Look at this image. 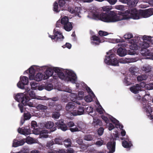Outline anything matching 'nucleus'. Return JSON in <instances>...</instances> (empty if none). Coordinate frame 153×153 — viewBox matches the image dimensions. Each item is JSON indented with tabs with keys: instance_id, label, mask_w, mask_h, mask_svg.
<instances>
[{
	"instance_id": "obj_1",
	"label": "nucleus",
	"mask_w": 153,
	"mask_h": 153,
	"mask_svg": "<svg viewBox=\"0 0 153 153\" xmlns=\"http://www.w3.org/2000/svg\"><path fill=\"white\" fill-rule=\"evenodd\" d=\"M153 14V9L146 10H138L135 9L128 10L125 12H119L117 14L114 11H110L108 13H102L99 14L95 10L90 11V19L100 20L106 22H115L130 18L138 19L147 18Z\"/></svg>"
},
{
	"instance_id": "obj_2",
	"label": "nucleus",
	"mask_w": 153,
	"mask_h": 153,
	"mask_svg": "<svg viewBox=\"0 0 153 153\" xmlns=\"http://www.w3.org/2000/svg\"><path fill=\"white\" fill-rule=\"evenodd\" d=\"M41 68L42 70L41 71V72L45 70L44 74L45 79H47L51 76L54 71L62 79L72 83H75L77 81L76 75L71 70L67 69L65 70L61 68L45 65L42 66Z\"/></svg>"
},
{
	"instance_id": "obj_3",
	"label": "nucleus",
	"mask_w": 153,
	"mask_h": 153,
	"mask_svg": "<svg viewBox=\"0 0 153 153\" xmlns=\"http://www.w3.org/2000/svg\"><path fill=\"white\" fill-rule=\"evenodd\" d=\"M107 55L105 57L104 62L108 65L114 66H119V62L116 58L114 50H111L107 52Z\"/></svg>"
},
{
	"instance_id": "obj_4",
	"label": "nucleus",
	"mask_w": 153,
	"mask_h": 153,
	"mask_svg": "<svg viewBox=\"0 0 153 153\" xmlns=\"http://www.w3.org/2000/svg\"><path fill=\"white\" fill-rule=\"evenodd\" d=\"M27 94H26L25 92L23 93H18L15 96V100L18 102H21L22 103H19L18 106L21 112H23L24 107L22 105L23 101H25L27 97Z\"/></svg>"
},
{
	"instance_id": "obj_5",
	"label": "nucleus",
	"mask_w": 153,
	"mask_h": 153,
	"mask_svg": "<svg viewBox=\"0 0 153 153\" xmlns=\"http://www.w3.org/2000/svg\"><path fill=\"white\" fill-rule=\"evenodd\" d=\"M26 91L28 93L30 97L32 99H36L39 100H48L50 99L53 101H56L58 100V98L57 97L54 98L53 99H49L48 98L45 96L42 97L36 96L35 93L34 92V91L30 90L29 88H27L26 89Z\"/></svg>"
},
{
	"instance_id": "obj_6",
	"label": "nucleus",
	"mask_w": 153,
	"mask_h": 153,
	"mask_svg": "<svg viewBox=\"0 0 153 153\" xmlns=\"http://www.w3.org/2000/svg\"><path fill=\"white\" fill-rule=\"evenodd\" d=\"M42 70L41 66H39L37 65H33L31 66L28 69V72L29 73V79L30 80L33 79V77L35 76V74L36 72H41Z\"/></svg>"
},
{
	"instance_id": "obj_7",
	"label": "nucleus",
	"mask_w": 153,
	"mask_h": 153,
	"mask_svg": "<svg viewBox=\"0 0 153 153\" xmlns=\"http://www.w3.org/2000/svg\"><path fill=\"white\" fill-rule=\"evenodd\" d=\"M54 36L49 35V36L53 41L57 42L61 40L64 38L62 33L59 31H56V29L53 31Z\"/></svg>"
},
{
	"instance_id": "obj_8",
	"label": "nucleus",
	"mask_w": 153,
	"mask_h": 153,
	"mask_svg": "<svg viewBox=\"0 0 153 153\" xmlns=\"http://www.w3.org/2000/svg\"><path fill=\"white\" fill-rule=\"evenodd\" d=\"M129 48L133 50H137L139 49L140 47L138 43V41L137 39V37L134 38L132 39L129 40Z\"/></svg>"
},
{
	"instance_id": "obj_9",
	"label": "nucleus",
	"mask_w": 153,
	"mask_h": 153,
	"mask_svg": "<svg viewBox=\"0 0 153 153\" xmlns=\"http://www.w3.org/2000/svg\"><path fill=\"white\" fill-rule=\"evenodd\" d=\"M143 111L146 112L147 116L152 120H153V116L151 115V113L152 112V109L151 106V104H143Z\"/></svg>"
},
{
	"instance_id": "obj_10",
	"label": "nucleus",
	"mask_w": 153,
	"mask_h": 153,
	"mask_svg": "<svg viewBox=\"0 0 153 153\" xmlns=\"http://www.w3.org/2000/svg\"><path fill=\"white\" fill-rule=\"evenodd\" d=\"M28 83V79L25 76H21L20 81L17 84V87L21 89H24V86L27 85Z\"/></svg>"
},
{
	"instance_id": "obj_11",
	"label": "nucleus",
	"mask_w": 153,
	"mask_h": 153,
	"mask_svg": "<svg viewBox=\"0 0 153 153\" xmlns=\"http://www.w3.org/2000/svg\"><path fill=\"white\" fill-rule=\"evenodd\" d=\"M33 133L36 135L39 134V138H46L48 137V131L45 130L40 131L39 130H34Z\"/></svg>"
},
{
	"instance_id": "obj_12",
	"label": "nucleus",
	"mask_w": 153,
	"mask_h": 153,
	"mask_svg": "<svg viewBox=\"0 0 153 153\" xmlns=\"http://www.w3.org/2000/svg\"><path fill=\"white\" fill-rule=\"evenodd\" d=\"M70 100L75 102L77 105L85 106L86 103L83 102H81L80 101H78L77 95V94L74 93H71L70 94Z\"/></svg>"
},
{
	"instance_id": "obj_13",
	"label": "nucleus",
	"mask_w": 153,
	"mask_h": 153,
	"mask_svg": "<svg viewBox=\"0 0 153 153\" xmlns=\"http://www.w3.org/2000/svg\"><path fill=\"white\" fill-rule=\"evenodd\" d=\"M86 89L89 94L85 97L84 100L87 102H90L92 101L93 98L95 97V95L89 87H86Z\"/></svg>"
},
{
	"instance_id": "obj_14",
	"label": "nucleus",
	"mask_w": 153,
	"mask_h": 153,
	"mask_svg": "<svg viewBox=\"0 0 153 153\" xmlns=\"http://www.w3.org/2000/svg\"><path fill=\"white\" fill-rule=\"evenodd\" d=\"M81 8L80 7H76L74 9L73 8L71 7H69L68 8V11L71 13H73L76 16H77L79 17H81V16L80 14H81L80 11Z\"/></svg>"
},
{
	"instance_id": "obj_15",
	"label": "nucleus",
	"mask_w": 153,
	"mask_h": 153,
	"mask_svg": "<svg viewBox=\"0 0 153 153\" xmlns=\"http://www.w3.org/2000/svg\"><path fill=\"white\" fill-rule=\"evenodd\" d=\"M55 124L59 128L63 131H65L68 129V127L63 120H58Z\"/></svg>"
},
{
	"instance_id": "obj_16",
	"label": "nucleus",
	"mask_w": 153,
	"mask_h": 153,
	"mask_svg": "<svg viewBox=\"0 0 153 153\" xmlns=\"http://www.w3.org/2000/svg\"><path fill=\"white\" fill-rule=\"evenodd\" d=\"M84 113V108L83 107L79 106L77 110H74L71 112V114L74 116L80 115L83 114Z\"/></svg>"
},
{
	"instance_id": "obj_17",
	"label": "nucleus",
	"mask_w": 153,
	"mask_h": 153,
	"mask_svg": "<svg viewBox=\"0 0 153 153\" xmlns=\"http://www.w3.org/2000/svg\"><path fill=\"white\" fill-rule=\"evenodd\" d=\"M115 142L113 140L111 139L107 144V147L109 150L108 153H112L115 151Z\"/></svg>"
},
{
	"instance_id": "obj_18",
	"label": "nucleus",
	"mask_w": 153,
	"mask_h": 153,
	"mask_svg": "<svg viewBox=\"0 0 153 153\" xmlns=\"http://www.w3.org/2000/svg\"><path fill=\"white\" fill-rule=\"evenodd\" d=\"M69 22V19L68 17L66 16H65L61 19V20H59L57 21L56 26V27H59L61 26L60 23L63 26L68 23H70Z\"/></svg>"
},
{
	"instance_id": "obj_19",
	"label": "nucleus",
	"mask_w": 153,
	"mask_h": 153,
	"mask_svg": "<svg viewBox=\"0 0 153 153\" xmlns=\"http://www.w3.org/2000/svg\"><path fill=\"white\" fill-rule=\"evenodd\" d=\"M121 139L122 140H124L122 142V145L123 146L124 148H128L132 146L131 142V141H129L128 138L125 139L121 137Z\"/></svg>"
},
{
	"instance_id": "obj_20",
	"label": "nucleus",
	"mask_w": 153,
	"mask_h": 153,
	"mask_svg": "<svg viewBox=\"0 0 153 153\" xmlns=\"http://www.w3.org/2000/svg\"><path fill=\"white\" fill-rule=\"evenodd\" d=\"M91 43L93 45H98L101 43L103 42L100 40L98 37L93 36L91 38Z\"/></svg>"
},
{
	"instance_id": "obj_21",
	"label": "nucleus",
	"mask_w": 153,
	"mask_h": 153,
	"mask_svg": "<svg viewBox=\"0 0 153 153\" xmlns=\"http://www.w3.org/2000/svg\"><path fill=\"white\" fill-rule=\"evenodd\" d=\"M137 60L136 58H126L121 59L120 60V62L123 64L133 62Z\"/></svg>"
},
{
	"instance_id": "obj_22",
	"label": "nucleus",
	"mask_w": 153,
	"mask_h": 153,
	"mask_svg": "<svg viewBox=\"0 0 153 153\" xmlns=\"http://www.w3.org/2000/svg\"><path fill=\"white\" fill-rule=\"evenodd\" d=\"M141 88L140 84H137L130 88V90L131 92L136 94L141 91Z\"/></svg>"
},
{
	"instance_id": "obj_23",
	"label": "nucleus",
	"mask_w": 153,
	"mask_h": 153,
	"mask_svg": "<svg viewBox=\"0 0 153 153\" xmlns=\"http://www.w3.org/2000/svg\"><path fill=\"white\" fill-rule=\"evenodd\" d=\"M41 72H39L36 75H35L33 77V80H35L37 81H39L42 79H45L44 75H43Z\"/></svg>"
},
{
	"instance_id": "obj_24",
	"label": "nucleus",
	"mask_w": 153,
	"mask_h": 153,
	"mask_svg": "<svg viewBox=\"0 0 153 153\" xmlns=\"http://www.w3.org/2000/svg\"><path fill=\"white\" fill-rule=\"evenodd\" d=\"M108 117L111 121L115 125L116 127L117 128L122 129L123 128V126L120 124L119 121L116 119L114 118L111 116H109Z\"/></svg>"
},
{
	"instance_id": "obj_25",
	"label": "nucleus",
	"mask_w": 153,
	"mask_h": 153,
	"mask_svg": "<svg viewBox=\"0 0 153 153\" xmlns=\"http://www.w3.org/2000/svg\"><path fill=\"white\" fill-rule=\"evenodd\" d=\"M76 104L74 102H69L67 103L65 109L68 111H72L77 106H76Z\"/></svg>"
},
{
	"instance_id": "obj_26",
	"label": "nucleus",
	"mask_w": 153,
	"mask_h": 153,
	"mask_svg": "<svg viewBox=\"0 0 153 153\" xmlns=\"http://www.w3.org/2000/svg\"><path fill=\"white\" fill-rule=\"evenodd\" d=\"M151 38V36L146 35L143 36H140L137 37V40H140V42L146 41L149 43L150 42Z\"/></svg>"
},
{
	"instance_id": "obj_27",
	"label": "nucleus",
	"mask_w": 153,
	"mask_h": 153,
	"mask_svg": "<svg viewBox=\"0 0 153 153\" xmlns=\"http://www.w3.org/2000/svg\"><path fill=\"white\" fill-rule=\"evenodd\" d=\"M140 85L142 88H145L147 90L153 89V83H152L146 84L145 82H143L140 83Z\"/></svg>"
},
{
	"instance_id": "obj_28",
	"label": "nucleus",
	"mask_w": 153,
	"mask_h": 153,
	"mask_svg": "<svg viewBox=\"0 0 153 153\" xmlns=\"http://www.w3.org/2000/svg\"><path fill=\"white\" fill-rule=\"evenodd\" d=\"M18 131L19 133L24 135H27L30 133V131L29 129L24 128H19Z\"/></svg>"
},
{
	"instance_id": "obj_29",
	"label": "nucleus",
	"mask_w": 153,
	"mask_h": 153,
	"mask_svg": "<svg viewBox=\"0 0 153 153\" xmlns=\"http://www.w3.org/2000/svg\"><path fill=\"white\" fill-rule=\"evenodd\" d=\"M25 143V141L24 140H22L20 141H18L14 139L13 141L12 146L13 147H17L23 145Z\"/></svg>"
},
{
	"instance_id": "obj_30",
	"label": "nucleus",
	"mask_w": 153,
	"mask_h": 153,
	"mask_svg": "<svg viewBox=\"0 0 153 153\" xmlns=\"http://www.w3.org/2000/svg\"><path fill=\"white\" fill-rule=\"evenodd\" d=\"M140 48L142 49H146L148 48L149 46V43L146 41L140 42V40H137Z\"/></svg>"
},
{
	"instance_id": "obj_31",
	"label": "nucleus",
	"mask_w": 153,
	"mask_h": 153,
	"mask_svg": "<svg viewBox=\"0 0 153 153\" xmlns=\"http://www.w3.org/2000/svg\"><path fill=\"white\" fill-rule=\"evenodd\" d=\"M118 54L120 56H124L127 54V51L125 49L119 48L117 50Z\"/></svg>"
},
{
	"instance_id": "obj_32",
	"label": "nucleus",
	"mask_w": 153,
	"mask_h": 153,
	"mask_svg": "<svg viewBox=\"0 0 153 153\" xmlns=\"http://www.w3.org/2000/svg\"><path fill=\"white\" fill-rule=\"evenodd\" d=\"M30 99V98L27 96L25 101H23L22 104L24 105H27L30 107H34V105L33 102L29 101Z\"/></svg>"
},
{
	"instance_id": "obj_33",
	"label": "nucleus",
	"mask_w": 153,
	"mask_h": 153,
	"mask_svg": "<svg viewBox=\"0 0 153 153\" xmlns=\"http://www.w3.org/2000/svg\"><path fill=\"white\" fill-rule=\"evenodd\" d=\"M123 40L119 39H114L113 40V42L114 43L120 42L118 44V46H120L123 47H126L127 46V44L125 42H123Z\"/></svg>"
},
{
	"instance_id": "obj_34",
	"label": "nucleus",
	"mask_w": 153,
	"mask_h": 153,
	"mask_svg": "<svg viewBox=\"0 0 153 153\" xmlns=\"http://www.w3.org/2000/svg\"><path fill=\"white\" fill-rule=\"evenodd\" d=\"M26 142L28 144H31L33 143H38V141L36 139H34L31 137H28L26 138Z\"/></svg>"
},
{
	"instance_id": "obj_35",
	"label": "nucleus",
	"mask_w": 153,
	"mask_h": 153,
	"mask_svg": "<svg viewBox=\"0 0 153 153\" xmlns=\"http://www.w3.org/2000/svg\"><path fill=\"white\" fill-rule=\"evenodd\" d=\"M151 66L147 65H145L143 66L141 68L142 71L145 73H147L150 72L152 69Z\"/></svg>"
},
{
	"instance_id": "obj_36",
	"label": "nucleus",
	"mask_w": 153,
	"mask_h": 153,
	"mask_svg": "<svg viewBox=\"0 0 153 153\" xmlns=\"http://www.w3.org/2000/svg\"><path fill=\"white\" fill-rule=\"evenodd\" d=\"M146 51L144 53H143L144 51H142L141 53L143 56H150L149 57H147V59H150L153 60V53H150L148 50H145Z\"/></svg>"
},
{
	"instance_id": "obj_37",
	"label": "nucleus",
	"mask_w": 153,
	"mask_h": 153,
	"mask_svg": "<svg viewBox=\"0 0 153 153\" xmlns=\"http://www.w3.org/2000/svg\"><path fill=\"white\" fill-rule=\"evenodd\" d=\"M63 26L64 29L68 31H71L73 28L71 22L68 23Z\"/></svg>"
},
{
	"instance_id": "obj_38",
	"label": "nucleus",
	"mask_w": 153,
	"mask_h": 153,
	"mask_svg": "<svg viewBox=\"0 0 153 153\" xmlns=\"http://www.w3.org/2000/svg\"><path fill=\"white\" fill-rule=\"evenodd\" d=\"M139 71L138 68L135 66L131 67L129 69V71L132 74L134 75Z\"/></svg>"
},
{
	"instance_id": "obj_39",
	"label": "nucleus",
	"mask_w": 153,
	"mask_h": 153,
	"mask_svg": "<svg viewBox=\"0 0 153 153\" xmlns=\"http://www.w3.org/2000/svg\"><path fill=\"white\" fill-rule=\"evenodd\" d=\"M54 126V123L51 121H48L45 124V126L47 129L52 128Z\"/></svg>"
},
{
	"instance_id": "obj_40",
	"label": "nucleus",
	"mask_w": 153,
	"mask_h": 153,
	"mask_svg": "<svg viewBox=\"0 0 153 153\" xmlns=\"http://www.w3.org/2000/svg\"><path fill=\"white\" fill-rule=\"evenodd\" d=\"M131 77L130 76H126L124 79L123 82L127 85L131 83Z\"/></svg>"
},
{
	"instance_id": "obj_41",
	"label": "nucleus",
	"mask_w": 153,
	"mask_h": 153,
	"mask_svg": "<svg viewBox=\"0 0 153 153\" xmlns=\"http://www.w3.org/2000/svg\"><path fill=\"white\" fill-rule=\"evenodd\" d=\"M138 1V0H129L128 5L131 7L135 6Z\"/></svg>"
},
{
	"instance_id": "obj_42",
	"label": "nucleus",
	"mask_w": 153,
	"mask_h": 153,
	"mask_svg": "<svg viewBox=\"0 0 153 153\" xmlns=\"http://www.w3.org/2000/svg\"><path fill=\"white\" fill-rule=\"evenodd\" d=\"M64 144L66 147H68L71 146V140L70 139H67L63 142Z\"/></svg>"
},
{
	"instance_id": "obj_43",
	"label": "nucleus",
	"mask_w": 153,
	"mask_h": 153,
	"mask_svg": "<svg viewBox=\"0 0 153 153\" xmlns=\"http://www.w3.org/2000/svg\"><path fill=\"white\" fill-rule=\"evenodd\" d=\"M93 124L95 126L98 125L100 126L101 125V122L97 118H94V121Z\"/></svg>"
},
{
	"instance_id": "obj_44",
	"label": "nucleus",
	"mask_w": 153,
	"mask_h": 153,
	"mask_svg": "<svg viewBox=\"0 0 153 153\" xmlns=\"http://www.w3.org/2000/svg\"><path fill=\"white\" fill-rule=\"evenodd\" d=\"M49 153H66V151L64 149H59V150H52L48 151Z\"/></svg>"
},
{
	"instance_id": "obj_45",
	"label": "nucleus",
	"mask_w": 153,
	"mask_h": 153,
	"mask_svg": "<svg viewBox=\"0 0 153 153\" xmlns=\"http://www.w3.org/2000/svg\"><path fill=\"white\" fill-rule=\"evenodd\" d=\"M152 97L149 94H145L143 98V100L144 102L149 101L151 100Z\"/></svg>"
},
{
	"instance_id": "obj_46",
	"label": "nucleus",
	"mask_w": 153,
	"mask_h": 153,
	"mask_svg": "<svg viewBox=\"0 0 153 153\" xmlns=\"http://www.w3.org/2000/svg\"><path fill=\"white\" fill-rule=\"evenodd\" d=\"M84 95V92L83 91H79L77 95L78 101H80L82 102V100L83 99Z\"/></svg>"
},
{
	"instance_id": "obj_47",
	"label": "nucleus",
	"mask_w": 153,
	"mask_h": 153,
	"mask_svg": "<svg viewBox=\"0 0 153 153\" xmlns=\"http://www.w3.org/2000/svg\"><path fill=\"white\" fill-rule=\"evenodd\" d=\"M97 105H99L98 107L97 108V111L100 114L103 113L104 112V111L103 108H102V106L100 105L99 102H97Z\"/></svg>"
},
{
	"instance_id": "obj_48",
	"label": "nucleus",
	"mask_w": 153,
	"mask_h": 153,
	"mask_svg": "<svg viewBox=\"0 0 153 153\" xmlns=\"http://www.w3.org/2000/svg\"><path fill=\"white\" fill-rule=\"evenodd\" d=\"M147 76L145 74H143L138 76L137 77V80L138 81H141L145 80L147 79Z\"/></svg>"
},
{
	"instance_id": "obj_49",
	"label": "nucleus",
	"mask_w": 153,
	"mask_h": 153,
	"mask_svg": "<svg viewBox=\"0 0 153 153\" xmlns=\"http://www.w3.org/2000/svg\"><path fill=\"white\" fill-rule=\"evenodd\" d=\"M30 85L32 89H36L37 88V83L35 82L32 81L30 82Z\"/></svg>"
},
{
	"instance_id": "obj_50",
	"label": "nucleus",
	"mask_w": 153,
	"mask_h": 153,
	"mask_svg": "<svg viewBox=\"0 0 153 153\" xmlns=\"http://www.w3.org/2000/svg\"><path fill=\"white\" fill-rule=\"evenodd\" d=\"M37 109L42 110H45L47 109V106L42 104H39L36 107Z\"/></svg>"
},
{
	"instance_id": "obj_51",
	"label": "nucleus",
	"mask_w": 153,
	"mask_h": 153,
	"mask_svg": "<svg viewBox=\"0 0 153 153\" xmlns=\"http://www.w3.org/2000/svg\"><path fill=\"white\" fill-rule=\"evenodd\" d=\"M69 0H59L58 3L59 6L60 7H62L65 6V4L66 1H68Z\"/></svg>"
},
{
	"instance_id": "obj_52",
	"label": "nucleus",
	"mask_w": 153,
	"mask_h": 153,
	"mask_svg": "<svg viewBox=\"0 0 153 153\" xmlns=\"http://www.w3.org/2000/svg\"><path fill=\"white\" fill-rule=\"evenodd\" d=\"M93 138L94 137L90 134L86 135L84 137V139L87 141L91 140L93 139Z\"/></svg>"
},
{
	"instance_id": "obj_53",
	"label": "nucleus",
	"mask_w": 153,
	"mask_h": 153,
	"mask_svg": "<svg viewBox=\"0 0 153 153\" xmlns=\"http://www.w3.org/2000/svg\"><path fill=\"white\" fill-rule=\"evenodd\" d=\"M102 9L104 11H108L112 9L111 6H103L102 7Z\"/></svg>"
},
{
	"instance_id": "obj_54",
	"label": "nucleus",
	"mask_w": 153,
	"mask_h": 153,
	"mask_svg": "<svg viewBox=\"0 0 153 153\" xmlns=\"http://www.w3.org/2000/svg\"><path fill=\"white\" fill-rule=\"evenodd\" d=\"M53 88V85L50 84H47L45 85V89L48 91H50Z\"/></svg>"
},
{
	"instance_id": "obj_55",
	"label": "nucleus",
	"mask_w": 153,
	"mask_h": 153,
	"mask_svg": "<svg viewBox=\"0 0 153 153\" xmlns=\"http://www.w3.org/2000/svg\"><path fill=\"white\" fill-rule=\"evenodd\" d=\"M133 37V36L132 33H127L124 36V38L126 39H130Z\"/></svg>"
},
{
	"instance_id": "obj_56",
	"label": "nucleus",
	"mask_w": 153,
	"mask_h": 153,
	"mask_svg": "<svg viewBox=\"0 0 153 153\" xmlns=\"http://www.w3.org/2000/svg\"><path fill=\"white\" fill-rule=\"evenodd\" d=\"M114 8L117 10H125V7L123 5H117L114 6Z\"/></svg>"
},
{
	"instance_id": "obj_57",
	"label": "nucleus",
	"mask_w": 153,
	"mask_h": 153,
	"mask_svg": "<svg viewBox=\"0 0 153 153\" xmlns=\"http://www.w3.org/2000/svg\"><path fill=\"white\" fill-rule=\"evenodd\" d=\"M53 10L56 12H58L60 10L59 8L57 3L56 1L53 4Z\"/></svg>"
},
{
	"instance_id": "obj_58",
	"label": "nucleus",
	"mask_w": 153,
	"mask_h": 153,
	"mask_svg": "<svg viewBox=\"0 0 153 153\" xmlns=\"http://www.w3.org/2000/svg\"><path fill=\"white\" fill-rule=\"evenodd\" d=\"M60 116V114L57 112H53L52 114V117L55 119H58Z\"/></svg>"
},
{
	"instance_id": "obj_59",
	"label": "nucleus",
	"mask_w": 153,
	"mask_h": 153,
	"mask_svg": "<svg viewBox=\"0 0 153 153\" xmlns=\"http://www.w3.org/2000/svg\"><path fill=\"white\" fill-rule=\"evenodd\" d=\"M54 142L55 144L59 145H62V143L61 139L60 138H56L54 140Z\"/></svg>"
},
{
	"instance_id": "obj_60",
	"label": "nucleus",
	"mask_w": 153,
	"mask_h": 153,
	"mask_svg": "<svg viewBox=\"0 0 153 153\" xmlns=\"http://www.w3.org/2000/svg\"><path fill=\"white\" fill-rule=\"evenodd\" d=\"M99 34L100 36H105L108 34V33L105 31L100 30L99 32Z\"/></svg>"
},
{
	"instance_id": "obj_61",
	"label": "nucleus",
	"mask_w": 153,
	"mask_h": 153,
	"mask_svg": "<svg viewBox=\"0 0 153 153\" xmlns=\"http://www.w3.org/2000/svg\"><path fill=\"white\" fill-rule=\"evenodd\" d=\"M31 116L30 114L27 112L24 114V118L25 120H28L30 119Z\"/></svg>"
},
{
	"instance_id": "obj_62",
	"label": "nucleus",
	"mask_w": 153,
	"mask_h": 153,
	"mask_svg": "<svg viewBox=\"0 0 153 153\" xmlns=\"http://www.w3.org/2000/svg\"><path fill=\"white\" fill-rule=\"evenodd\" d=\"M104 132V129L102 127H100V128L97 131L98 134L101 136L102 135Z\"/></svg>"
},
{
	"instance_id": "obj_63",
	"label": "nucleus",
	"mask_w": 153,
	"mask_h": 153,
	"mask_svg": "<svg viewBox=\"0 0 153 153\" xmlns=\"http://www.w3.org/2000/svg\"><path fill=\"white\" fill-rule=\"evenodd\" d=\"M103 140H98L97 142H96V144L97 146H100L103 145Z\"/></svg>"
},
{
	"instance_id": "obj_64",
	"label": "nucleus",
	"mask_w": 153,
	"mask_h": 153,
	"mask_svg": "<svg viewBox=\"0 0 153 153\" xmlns=\"http://www.w3.org/2000/svg\"><path fill=\"white\" fill-rule=\"evenodd\" d=\"M36 122L35 121H33L31 122V126L33 128L34 130L33 131V132L34 131V130H39V129H38L37 128H35V127H37V124Z\"/></svg>"
}]
</instances>
